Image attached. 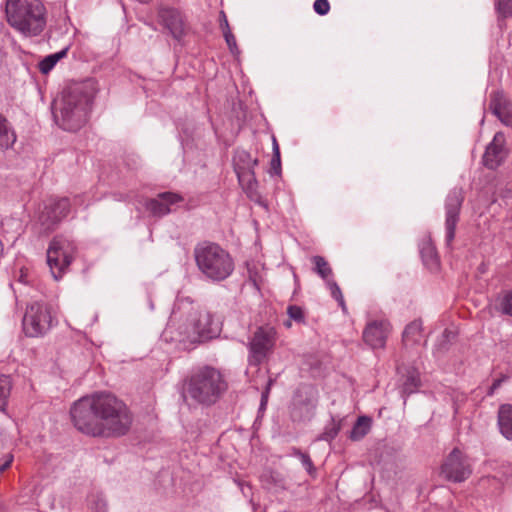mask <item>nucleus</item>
I'll use <instances>...</instances> for the list:
<instances>
[{"instance_id": "1", "label": "nucleus", "mask_w": 512, "mask_h": 512, "mask_svg": "<svg viewBox=\"0 0 512 512\" xmlns=\"http://www.w3.org/2000/svg\"><path fill=\"white\" fill-rule=\"evenodd\" d=\"M77 430L93 437H121L133 423L128 406L110 392H95L76 401L70 409Z\"/></svg>"}, {"instance_id": "2", "label": "nucleus", "mask_w": 512, "mask_h": 512, "mask_svg": "<svg viewBox=\"0 0 512 512\" xmlns=\"http://www.w3.org/2000/svg\"><path fill=\"white\" fill-rule=\"evenodd\" d=\"M96 94L94 81L86 80L67 86L52 103L55 122L66 131H78L87 122Z\"/></svg>"}, {"instance_id": "3", "label": "nucleus", "mask_w": 512, "mask_h": 512, "mask_svg": "<svg viewBox=\"0 0 512 512\" xmlns=\"http://www.w3.org/2000/svg\"><path fill=\"white\" fill-rule=\"evenodd\" d=\"M228 383L220 370L212 366H203L192 371L183 383L184 400L190 397L194 402L211 406L227 391Z\"/></svg>"}, {"instance_id": "4", "label": "nucleus", "mask_w": 512, "mask_h": 512, "mask_svg": "<svg viewBox=\"0 0 512 512\" xmlns=\"http://www.w3.org/2000/svg\"><path fill=\"white\" fill-rule=\"evenodd\" d=\"M46 9L40 0H7L8 23L25 36H38L46 26Z\"/></svg>"}, {"instance_id": "5", "label": "nucleus", "mask_w": 512, "mask_h": 512, "mask_svg": "<svg viewBox=\"0 0 512 512\" xmlns=\"http://www.w3.org/2000/svg\"><path fill=\"white\" fill-rule=\"evenodd\" d=\"M194 257L199 270L212 281L225 280L234 270L230 254L213 242L204 241L197 244Z\"/></svg>"}, {"instance_id": "6", "label": "nucleus", "mask_w": 512, "mask_h": 512, "mask_svg": "<svg viewBox=\"0 0 512 512\" xmlns=\"http://www.w3.org/2000/svg\"><path fill=\"white\" fill-rule=\"evenodd\" d=\"M76 253L75 244L63 236H55L47 250V264L55 280L66 272Z\"/></svg>"}, {"instance_id": "7", "label": "nucleus", "mask_w": 512, "mask_h": 512, "mask_svg": "<svg viewBox=\"0 0 512 512\" xmlns=\"http://www.w3.org/2000/svg\"><path fill=\"white\" fill-rule=\"evenodd\" d=\"M318 403L317 389L309 384L300 385L289 405V416L294 423H306L315 415Z\"/></svg>"}, {"instance_id": "8", "label": "nucleus", "mask_w": 512, "mask_h": 512, "mask_svg": "<svg viewBox=\"0 0 512 512\" xmlns=\"http://www.w3.org/2000/svg\"><path fill=\"white\" fill-rule=\"evenodd\" d=\"M23 331L28 337H42L51 329V308L44 302L35 301L27 305L23 317Z\"/></svg>"}, {"instance_id": "9", "label": "nucleus", "mask_w": 512, "mask_h": 512, "mask_svg": "<svg viewBox=\"0 0 512 512\" xmlns=\"http://www.w3.org/2000/svg\"><path fill=\"white\" fill-rule=\"evenodd\" d=\"M276 331L272 327H259L249 342L248 363L259 366L267 362L275 346Z\"/></svg>"}, {"instance_id": "10", "label": "nucleus", "mask_w": 512, "mask_h": 512, "mask_svg": "<svg viewBox=\"0 0 512 512\" xmlns=\"http://www.w3.org/2000/svg\"><path fill=\"white\" fill-rule=\"evenodd\" d=\"M464 201V193L462 188H453L447 195L445 200V230L446 245L450 246L455 238V230L460 219V211Z\"/></svg>"}, {"instance_id": "11", "label": "nucleus", "mask_w": 512, "mask_h": 512, "mask_svg": "<svg viewBox=\"0 0 512 512\" xmlns=\"http://www.w3.org/2000/svg\"><path fill=\"white\" fill-rule=\"evenodd\" d=\"M70 201L68 198H61L45 205L38 217L41 232L48 234L53 231L56 225L68 215Z\"/></svg>"}, {"instance_id": "12", "label": "nucleus", "mask_w": 512, "mask_h": 512, "mask_svg": "<svg viewBox=\"0 0 512 512\" xmlns=\"http://www.w3.org/2000/svg\"><path fill=\"white\" fill-rule=\"evenodd\" d=\"M441 472L447 480H466L471 476L472 469L469 459L454 448L442 464Z\"/></svg>"}, {"instance_id": "13", "label": "nucleus", "mask_w": 512, "mask_h": 512, "mask_svg": "<svg viewBox=\"0 0 512 512\" xmlns=\"http://www.w3.org/2000/svg\"><path fill=\"white\" fill-rule=\"evenodd\" d=\"M189 320H191L195 332L199 334L200 343L216 337L219 333L217 325L213 322L211 314L207 311L190 306Z\"/></svg>"}, {"instance_id": "14", "label": "nucleus", "mask_w": 512, "mask_h": 512, "mask_svg": "<svg viewBox=\"0 0 512 512\" xmlns=\"http://www.w3.org/2000/svg\"><path fill=\"white\" fill-rule=\"evenodd\" d=\"M159 23L177 41H180L186 34L185 22L180 11L171 7H161L157 13Z\"/></svg>"}, {"instance_id": "15", "label": "nucleus", "mask_w": 512, "mask_h": 512, "mask_svg": "<svg viewBox=\"0 0 512 512\" xmlns=\"http://www.w3.org/2000/svg\"><path fill=\"white\" fill-rule=\"evenodd\" d=\"M179 194L173 192L159 193L157 197L146 200L145 208L155 217H162L172 211L171 206L182 201Z\"/></svg>"}, {"instance_id": "16", "label": "nucleus", "mask_w": 512, "mask_h": 512, "mask_svg": "<svg viewBox=\"0 0 512 512\" xmlns=\"http://www.w3.org/2000/svg\"><path fill=\"white\" fill-rule=\"evenodd\" d=\"M505 157L504 136L502 133H496L492 142L486 147L482 163L486 168L494 170L502 164Z\"/></svg>"}, {"instance_id": "17", "label": "nucleus", "mask_w": 512, "mask_h": 512, "mask_svg": "<svg viewBox=\"0 0 512 512\" xmlns=\"http://www.w3.org/2000/svg\"><path fill=\"white\" fill-rule=\"evenodd\" d=\"M490 111L505 125H512V103L502 91L490 95Z\"/></svg>"}, {"instance_id": "18", "label": "nucleus", "mask_w": 512, "mask_h": 512, "mask_svg": "<svg viewBox=\"0 0 512 512\" xmlns=\"http://www.w3.org/2000/svg\"><path fill=\"white\" fill-rule=\"evenodd\" d=\"M234 162L235 171L238 175L239 181L241 182L243 177H247L249 188H251L252 182H256L253 168L255 165H257L258 160L253 159L251 155L246 151H239L234 157Z\"/></svg>"}, {"instance_id": "19", "label": "nucleus", "mask_w": 512, "mask_h": 512, "mask_svg": "<svg viewBox=\"0 0 512 512\" xmlns=\"http://www.w3.org/2000/svg\"><path fill=\"white\" fill-rule=\"evenodd\" d=\"M172 340L182 343L185 347L186 344H200L199 334L195 332L194 326H192L191 320H189V311L185 319H182L175 328Z\"/></svg>"}, {"instance_id": "20", "label": "nucleus", "mask_w": 512, "mask_h": 512, "mask_svg": "<svg viewBox=\"0 0 512 512\" xmlns=\"http://www.w3.org/2000/svg\"><path fill=\"white\" fill-rule=\"evenodd\" d=\"M363 340L371 348H382L385 345L386 333L382 322L369 323L363 331Z\"/></svg>"}, {"instance_id": "21", "label": "nucleus", "mask_w": 512, "mask_h": 512, "mask_svg": "<svg viewBox=\"0 0 512 512\" xmlns=\"http://www.w3.org/2000/svg\"><path fill=\"white\" fill-rule=\"evenodd\" d=\"M497 424L501 435L512 441V404L500 405L497 413Z\"/></svg>"}, {"instance_id": "22", "label": "nucleus", "mask_w": 512, "mask_h": 512, "mask_svg": "<svg viewBox=\"0 0 512 512\" xmlns=\"http://www.w3.org/2000/svg\"><path fill=\"white\" fill-rule=\"evenodd\" d=\"M371 426V417L366 415L359 416L349 433V439L352 441L362 440L370 432Z\"/></svg>"}, {"instance_id": "23", "label": "nucleus", "mask_w": 512, "mask_h": 512, "mask_svg": "<svg viewBox=\"0 0 512 512\" xmlns=\"http://www.w3.org/2000/svg\"><path fill=\"white\" fill-rule=\"evenodd\" d=\"M420 254L424 264L430 270H437L439 267V259L436 248L430 241H424L420 248Z\"/></svg>"}, {"instance_id": "24", "label": "nucleus", "mask_w": 512, "mask_h": 512, "mask_svg": "<svg viewBox=\"0 0 512 512\" xmlns=\"http://www.w3.org/2000/svg\"><path fill=\"white\" fill-rule=\"evenodd\" d=\"M422 331V322L420 320H414L409 323L402 334V339L405 344L408 343H417L420 340V335Z\"/></svg>"}, {"instance_id": "25", "label": "nucleus", "mask_w": 512, "mask_h": 512, "mask_svg": "<svg viewBox=\"0 0 512 512\" xmlns=\"http://www.w3.org/2000/svg\"><path fill=\"white\" fill-rule=\"evenodd\" d=\"M68 49L69 48L66 47L61 51L54 54H50L46 56L44 59H42L38 64L40 72L42 74H48L54 68L57 62L67 55Z\"/></svg>"}, {"instance_id": "26", "label": "nucleus", "mask_w": 512, "mask_h": 512, "mask_svg": "<svg viewBox=\"0 0 512 512\" xmlns=\"http://www.w3.org/2000/svg\"><path fill=\"white\" fill-rule=\"evenodd\" d=\"M16 142V134L7 121L0 127V151L8 150Z\"/></svg>"}, {"instance_id": "27", "label": "nucleus", "mask_w": 512, "mask_h": 512, "mask_svg": "<svg viewBox=\"0 0 512 512\" xmlns=\"http://www.w3.org/2000/svg\"><path fill=\"white\" fill-rule=\"evenodd\" d=\"M495 9L498 14V25L502 28L504 20L512 17V0H495Z\"/></svg>"}, {"instance_id": "28", "label": "nucleus", "mask_w": 512, "mask_h": 512, "mask_svg": "<svg viewBox=\"0 0 512 512\" xmlns=\"http://www.w3.org/2000/svg\"><path fill=\"white\" fill-rule=\"evenodd\" d=\"M12 389V380L8 375H0V411H5Z\"/></svg>"}, {"instance_id": "29", "label": "nucleus", "mask_w": 512, "mask_h": 512, "mask_svg": "<svg viewBox=\"0 0 512 512\" xmlns=\"http://www.w3.org/2000/svg\"><path fill=\"white\" fill-rule=\"evenodd\" d=\"M419 386H420V379H419L418 375H416L414 372L409 373L406 376L405 381L402 384L401 393L404 397L408 396V395L416 392Z\"/></svg>"}, {"instance_id": "30", "label": "nucleus", "mask_w": 512, "mask_h": 512, "mask_svg": "<svg viewBox=\"0 0 512 512\" xmlns=\"http://www.w3.org/2000/svg\"><path fill=\"white\" fill-rule=\"evenodd\" d=\"M342 427V420H336L334 417L331 418V422L327 425L320 435L321 440L332 441L340 432Z\"/></svg>"}, {"instance_id": "31", "label": "nucleus", "mask_w": 512, "mask_h": 512, "mask_svg": "<svg viewBox=\"0 0 512 512\" xmlns=\"http://www.w3.org/2000/svg\"><path fill=\"white\" fill-rule=\"evenodd\" d=\"M312 262L314 263V271L324 280H328V277L332 274V270L322 256H314L312 258Z\"/></svg>"}, {"instance_id": "32", "label": "nucleus", "mask_w": 512, "mask_h": 512, "mask_svg": "<svg viewBox=\"0 0 512 512\" xmlns=\"http://www.w3.org/2000/svg\"><path fill=\"white\" fill-rule=\"evenodd\" d=\"M88 502L92 512H107V503L102 495L92 494L89 496Z\"/></svg>"}, {"instance_id": "33", "label": "nucleus", "mask_w": 512, "mask_h": 512, "mask_svg": "<svg viewBox=\"0 0 512 512\" xmlns=\"http://www.w3.org/2000/svg\"><path fill=\"white\" fill-rule=\"evenodd\" d=\"M295 455L299 457L303 467L307 470L310 477H316V468L314 467L310 456L306 453L301 452L298 449L294 450Z\"/></svg>"}, {"instance_id": "34", "label": "nucleus", "mask_w": 512, "mask_h": 512, "mask_svg": "<svg viewBox=\"0 0 512 512\" xmlns=\"http://www.w3.org/2000/svg\"><path fill=\"white\" fill-rule=\"evenodd\" d=\"M499 307L503 314L512 316V290L503 293L499 299Z\"/></svg>"}, {"instance_id": "35", "label": "nucleus", "mask_w": 512, "mask_h": 512, "mask_svg": "<svg viewBox=\"0 0 512 512\" xmlns=\"http://www.w3.org/2000/svg\"><path fill=\"white\" fill-rule=\"evenodd\" d=\"M327 284L331 291L332 297L339 303L343 310H345V301L342 292L335 281L327 280Z\"/></svg>"}, {"instance_id": "36", "label": "nucleus", "mask_w": 512, "mask_h": 512, "mask_svg": "<svg viewBox=\"0 0 512 512\" xmlns=\"http://www.w3.org/2000/svg\"><path fill=\"white\" fill-rule=\"evenodd\" d=\"M287 314L289 315L290 319L294 320L297 323L305 322L304 312L300 306H297V305L288 306Z\"/></svg>"}, {"instance_id": "37", "label": "nucleus", "mask_w": 512, "mask_h": 512, "mask_svg": "<svg viewBox=\"0 0 512 512\" xmlns=\"http://www.w3.org/2000/svg\"><path fill=\"white\" fill-rule=\"evenodd\" d=\"M281 157L280 152L273 153L272 159L270 162V174L271 175H280L281 174Z\"/></svg>"}, {"instance_id": "38", "label": "nucleus", "mask_w": 512, "mask_h": 512, "mask_svg": "<svg viewBox=\"0 0 512 512\" xmlns=\"http://www.w3.org/2000/svg\"><path fill=\"white\" fill-rule=\"evenodd\" d=\"M313 8L317 14L324 16L329 12L330 4L328 0H315Z\"/></svg>"}, {"instance_id": "39", "label": "nucleus", "mask_w": 512, "mask_h": 512, "mask_svg": "<svg viewBox=\"0 0 512 512\" xmlns=\"http://www.w3.org/2000/svg\"><path fill=\"white\" fill-rule=\"evenodd\" d=\"M223 36L225 38V41H226L230 51L232 53H234V51L237 50V44H236V39L231 32V29L227 28V31L224 32Z\"/></svg>"}, {"instance_id": "40", "label": "nucleus", "mask_w": 512, "mask_h": 512, "mask_svg": "<svg viewBox=\"0 0 512 512\" xmlns=\"http://www.w3.org/2000/svg\"><path fill=\"white\" fill-rule=\"evenodd\" d=\"M273 383H274V379L269 378L267 381L266 387L261 394L260 408H264L266 406L268 397H269V393H270V389H271Z\"/></svg>"}, {"instance_id": "41", "label": "nucleus", "mask_w": 512, "mask_h": 512, "mask_svg": "<svg viewBox=\"0 0 512 512\" xmlns=\"http://www.w3.org/2000/svg\"><path fill=\"white\" fill-rule=\"evenodd\" d=\"M13 462V455L11 453H6L1 461H0V474L5 471L8 467H10Z\"/></svg>"}, {"instance_id": "42", "label": "nucleus", "mask_w": 512, "mask_h": 512, "mask_svg": "<svg viewBox=\"0 0 512 512\" xmlns=\"http://www.w3.org/2000/svg\"><path fill=\"white\" fill-rule=\"evenodd\" d=\"M220 28L223 33L225 31H227V28H230L226 14L224 11H220Z\"/></svg>"}, {"instance_id": "43", "label": "nucleus", "mask_w": 512, "mask_h": 512, "mask_svg": "<svg viewBox=\"0 0 512 512\" xmlns=\"http://www.w3.org/2000/svg\"><path fill=\"white\" fill-rule=\"evenodd\" d=\"M503 382V379H495L492 383V385L489 387V390L487 392L488 395H493L496 389H498Z\"/></svg>"}, {"instance_id": "44", "label": "nucleus", "mask_w": 512, "mask_h": 512, "mask_svg": "<svg viewBox=\"0 0 512 512\" xmlns=\"http://www.w3.org/2000/svg\"><path fill=\"white\" fill-rule=\"evenodd\" d=\"M272 144H273V153L280 152L279 144H278L275 136L272 137Z\"/></svg>"}, {"instance_id": "45", "label": "nucleus", "mask_w": 512, "mask_h": 512, "mask_svg": "<svg viewBox=\"0 0 512 512\" xmlns=\"http://www.w3.org/2000/svg\"><path fill=\"white\" fill-rule=\"evenodd\" d=\"M7 121H8L7 118L5 116H3L2 114H0V127L2 125H4Z\"/></svg>"}, {"instance_id": "46", "label": "nucleus", "mask_w": 512, "mask_h": 512, "mask_svg": "<svg viewBox=\"0 0 512 512\" xmlns=\"http://www.w3.org/2000/svg\"><path fill=\"white\" fill-rule=\"evenodd\" d=\"M452 334H453L452 332H450V331H448V330L446 329V330L444 331V333H443V336H445V337H447V338H448V337H449L450 335H452Z\"/></svg>"}, {"instance_id": "47", "label": "nucleus", "mask_w": 512, "mask_h": 512, "mask_svg": "<svg viewBox=\"0 0 512 512\" xmlns=\"http://www.w3.org/2000/svg\"><path fill=\"white\" fill-rule=\"evenodd\" d=\"M25 490H26L27 492H32V491H33V487H31L30 485H28V486H26V487H25Z\"/></svg>"}, {"instance_id": "48", "label": "nucleus", "mask_w": 512, "mask_h": 512, "mask_svg": "<svg viewBox=\"0 0 512 512\" xmlns=\"http://www.w3.org/2000/svg\"><path fill=\"white\" fill-rule=\"evenodd\" d=\"M23 498H24V497H23V496H21V498H20L19 502H20L21 504H25V503H27V502H28V500H25V499H23Z\"/></svg>"}, {"instance_id": "49", "label": "nucleus", "mask_w": 512, "mask_h": 512, "mask_svg": "<svg viewBox=\"0 0 512 512\" xmlns=\"http://www.w3.org/2000/svg\"><path fill=\"white\" fill-rule=\"evenodd\" d=\"M3 250H4V249H3V244H2V242L0 241V256H2V254H3Z\"/></svg>"}, {"instance_id": "50", "label": "nucleus", "mask_w": 512, "mask_h": 512, "mask_svg": "<svg viewBox=\"0 0 512 512\" xmlns=\"http://www.w3.org/2000/svg\"><path fill=\"white\" fill-rule=\"evenodd\" d=\"M284 324H285V326H287V327H290V326H291V322H290V320H287Z\"/></svg>"}, {"instance_id": "51", "label": "nucleus", "mask_w": 512, "mask_h": 512, "mask_svg": "<svg viewBox=\"0 0 512 512\" xmlns=\"http://www.w3.org/2000/svg\"><path fill=\"white\" fill-rule=\"evenodd\" d=\"M0 512H6V510L2 506H0Z\"/></svg>"}, {"instance_id": "52", "label": "nucleus", "mask_w": 512, "mask_h": 512, "mask_svg": "<svg viewBox=\"0 0 512 512\" xmlns=\"http://www.w3.org/2000/svg\"><path fill=\"white\" fill-rule=\"evenodd\" d=\"M29 499L33 500L34 499V494H32Z\"/></svg>"}]
</instances>
